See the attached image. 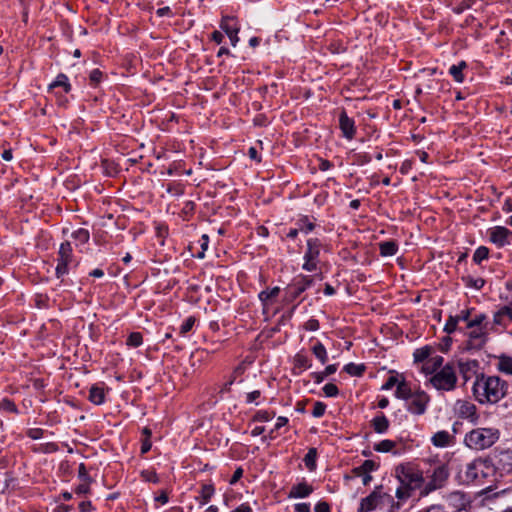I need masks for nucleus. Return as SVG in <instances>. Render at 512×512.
I'll use <instances>...</instances> for the list:
<instances>
[{"mask_svg": "<svg viewBox=\"0 0 512 512\" xmlns=\"http://www.w3.org/2000/svg\"><path fill=\"white\" fill-rule=\"evenodd\" d=\"M315 512H330V506L327 502H318L315 506Z\"/></svg>", "mask_w": 512, "mask_h": 512, "instance_id": "58", "label": "nucleus"}, {"mask_svg": "<svg viewBox=\"0 0 512 512\" xmlns=\"http://www.w3.org/2000/svg\"><path fill=\"white\" fill-rule=\"evenodd\" d=\"M305 262L302 266V268L308 272H312L314 270H316L317 268V263H318V259H309V258H304Z\"/></svg>", "mask_w": 512, "mask_h": 512, "instance_id": "51", "label": "nucleus"}, {"mask_svg": "<svg viewBox=\"0 0 512 512\" xmlns=\"http://www.w3.org/2000/svg\"><path fill=\"white\" fill-rule=\"evenodd\" d=\"M296 225L299 231L305 234L310 233L315 228V224L307 216H303L298 219Z\"/></svg>", "mask_w": 512, "mask_h": 512, "instance_id": "30", "label": "nucleus"}, {"mask_svg": "<svg viewBox=\"0 0 512 512\" xmlns=\"http://www.w3.org/2000/svg\"><path fill=\"white\" fill-rule=\"evenodd\" d=\"M143 342L142 334L139 332L131 333L127 338V345L131 347H139Z\"/></svg>", "mask_w": 512, "mask_h": 512, "instance_id": "41", "label": "nucleus"}, {"mask_svg": "<svg viewBox=\"0 0 512 512\" xmlns=\"http://www.w3.org/2000/svg\"><path fill=\"white\" fill-rule=\"evenodd\" d=\"M102 75H103V74H102V72H101L99 69H94V70H92V71H91V73H90V76H89L90 81H91L93 84H95V85H96V84H98V83L101 81V79H102Z\"/></svg>", "mask_w": 512, "mask_h": 512, "instance_id": "54", "label": "nucleus"}, {"mask_svg": "<svg viewBox=\"0 0 512 512\" xmlns=\"http://www.w3.org/2000/svg\"><path fill=\"white\" fill-rule=\"evenodd\" d=\"M271 418L272 416L267 411H259L255 416V419L260 422L270 421Z\"/></svg>", "mask_w": 512, "mask_h": 512, "instance_id": "56", "label": "nucleus"}, {"mask_svg": "<svg viewBox=\"0 0 512 512\" xmlns=\"http://www.w3.org/2000/svg\"><path fill=\"white\" fill-rule=\"evenodd\" d=\"M401 376H403L402 374H391L388 379L386 380V382L382 385L381 389L382 390H390L392 389L394 386H398V384L400 383L401 381Z\"/></svg>", "mask_w": 512, "mask_h": 512, "instance_id": "38", "label": "nucleus"}, {"mask_svg": "<svg viewBox=\"0 0 512 512\" xmlns=\"http://www.w3.org/2000/svg\"><path fill=\"white\" fill-rule=\"evenodd\" d=\"M414 391L415 390L411 388L405 377L401 376V381L395 391L396 398L407 401L412 396Z\"/></svg>", "mask_w": 512, "mask_h": 512, "instance_id": "22", "label": "nucleus"}, {"mask_svg": "<svg viewBox=\"0 0 512 512\" xmlns=\"http://www.w3.org/2000/svg\"><path fill=\"white\" fill-rule=\"evenodd\" d=\"M323 391L327 397H336L339 393L338 387L333 383L326 384Z\"/></svg>", "mask_w": 512, "mask_h": 512, "instance_id": "49", "label": "nucleus"}, {"mask_svg": "<svg viewBox=\"0 0 512 512\" xmlns=\"http://www.w3.org/2000/svg\"><path fill=\"white\" fill-rule=\"evenodd\" d=\"M322 243L318 238H309L307 240V250L304 258L318 259Z\"/></svg>", "mask_w": 512, "mask_h": 512, "instance_id": "23", "label": "nucleus"}, {"mask_svg": "<svg viewBox=\"0 0 512 512\" xmlns=\"http://www.w3.org/2000/svg\"><path fill=\"white\" fill-rule=\"evenodd\" d=\"M382 256H393L397 253L398 246L394 241H385L379 244Z\"/></svg>", "mask_w": 512, "mask_h": 512, "instance_id": "29", "label": "nucleus"}, {"mask_svg": "<svg viewBox=\"0 0 512 512\" xmlns=\"http://www.w3.org/2000/svg\"><path fill=\"white\" fill-rule=\"evenodd\" d=\"M433 349L430 346H424L416 349L413 353L414 362L425 363L431 356Z\"/></svg>", "mask_w": 512, "mask_h": 512, "instance_id": "28", "label": "nucleus"}, {"mask_svg": "<svg viewBox=\"0 0 512 512\" xmlns=\"http://www.w3.org/2000/svg\"><path fill=\"white\" fill-rule=\"evenodd\" d=\"M396 446V443L392 440H382L374 445V450L377 452H390Z\"/></svg>", "mask_w": 512, "mask_h": 512, "instance_id": "37", "label": "nucleus"}, {"mask_svg": "<svg viewBox=\"0 0 512 512\" xmlns=\"http://www.w3.org/2000/svg\"><path fill=\"white\" fill-rule=\"evenodd\" d=\"M81 512H90L92 510V504L90 501H83L79 504Z\"/></svg>", "mask_w": 512, "mask_h": 512, "instance_id": "61", "label": "nucleus"}, {"mask_svg": "<svg viewBox=\"0 0 512 512\" xmlns=\"http://www.w3.org/2000/svg\"><path fill=\"white\" fill-rule=\"evenodd\" d=\"M496 368L501 373L512 375V356L501 354L497 356Z\"/></svg>", "mask_w": 512, "mask_h": 512, "instance_id": "24", "label": "nucleus"}, {"mask_svg": "<svg viewBox=\"0 0 512 512\" xmlns=\"http://www.w3.org/2000/svg\"><path fill=\"white\" fill-rule=\"evenodd\" d=\"M448 500L455 504V507L462 509L465 506L464 495L460 492H453L448 496Z\"/></svg>", "mask_w": 512, "mask_h": 512, "instance_id": "40", "label": "nucleus"}, {"mask_svg": "<svg viewBox=\"0 0 512 512\" xmlns=\"http://www.w3.org/2000/svg\"><path fill=\"white\" fill-rule=\"evenodd\" d=\"M431 442L436 447H447L453 443V436L448 431L441 430L432 436Z\"/></svg>", "mask_w": 512, "mask_h": 512, "instance_id": "21", "label": "nucleus"}, {"mask_svg": "<svg viewBox=\"0 0 512 512\" xmlns=\"http://www.w3.org/2000/svg\"><path fill=\"white\" fill-rule=\"evenodd\" d=\"M458 368L460 374L466 382L471 378V375L476 372V369L478 368V362L476 360H460L458 362Z\"/></svg>", "mask_w": 512, "mask_h": 512, "instance_id": "19", "label": "nucleus"}, {"mask_svg": "<svg viewBox=\"0 0 512 512\" xmlns=\"http://www.w3.org/2000/svg\"><path fill=\"white\" fill-rule=\"evenodd\" d=\"M430 401L431 398L428 393L424 390L417 389L406 401L405 407L410 414L420 416L426 413Z\"/></svg>", "mask_w": 512, "mask_h": 512, "instance_id": "5", "label": "nucleus"}, {"mask_svg": "<svg viewBox=\"0 0 512 512\" xmlns=\"http://www.w3.org/2000/svg\"><path fill=\"white\" fill-rule=\"evenodd\" d=\"M42 434H43V431L41 429H31L28 432L29 437H31L32 439H35V440L41 438Z\"/></svg>", "mask_w": 512, "mask_h": 512, "instance_id": "62", "label": "nucleus"}, {"mask_svg": "<svg viewBox=\"0 0 512 512\" xmlns=\"http://www.w3.org/2000/svg\"><path fill=\"white\" fill-rule=\"evenodd\" d=\"M71 237L75 241H77L79 244H85V243L88 242V240L90 238V235H89V232L86 229L80 228V229L75 230L71 234Z\"/></svg>", "mask_w": 512, "mask_h": 512, "instance_id": "36", "label": "nucleus"}, {"mask_svg": "<svg viewBox=\"0 0 512 512\" xmlns=\"http://www.w3.org/2000/svg\"><path fill=\"white\" fill-rule=\"evenodd\" d=\"M500 461L507 462L510 468H512V451H504L501 453Z\"/></svg>", "mask_w": 512, "mask_h": 512, "instance_id": "57", "label": "nucleus"}, {"mask_svg": "<svg viewBox=\"0 0 512 512\" xmlns=\"http://www.w3.org/2000/svg\"><path fill=\"white\" fill-rule=\"evenodd\" d=\"M444 359L440 355H436L434 357H430L422 366V371L425 374H430L431 376L434 373L438 372L444 365Z\"/></svg>", "mask_w": 512, "mask_h": 512, "instance_id": "17", "label": "nucleus"}, {"mask_svg": "<svg viewBox=\"0 0 512 512\" xmlns=\"http://www.w3.org/2000/svg\"><path fill=\"white\" fill-rule=\"evenodd\" d=\"M211 38H212V40H213L214 42H216L217 44H220V43L223 41L224 36H223V34H222L221 32H219V31H214V32L212 33Z\"/></svg>", "mask_w": 512, "mask_h": 512, "instance_id": "64", "label": "nucleus"}, {"mask_svg": "<svg viewBox=\"0 0 512 512\" xmlns=\"http://www.w3.org/2000/svg\"><path fill=\"white\" fill-rule=\"evenodd\" d=\"M214 488L212 485H203L201 489V496L204 502H207L213 495Z\"/></svg>", "mask_w": 512, "mask_h": 512, "instance_id": "50", "label": "nucleus"}, {"mask_svg": "<svg viewBox=\"0 0 512 512\" xmlns=\"http://www.w3.org/2000/svg\"><path fill=\"white\" fill-rule=\"evenodd\" d=\"M280 288L274 287L272 289H267L264 291H261L258 295L259 300L262 303L263 306V313L268 314L270 310V306L274 304L275 300L279 296Z\"/></svg>", "mask_w": 512, "mask_h": 512, "instance_id": "13", "label": "nucleus"}, {"mask_svg": "<svg viewBox=\"0 0 512 512\" xmlns=\"http://www.w3.org/2000/svg\"><path fill=\"white\" fill-rule=\"evenodd\" d=\"M313 492V488L311 485L306 482L298 483L291 487L288 497L289 498H305L308 497Z\"/></svg>", "mask_w": 512, "mask_h": 512, "instance_id": "18", "label": "nucleus"}, {"mask_svg": "<svg viewBox=\"0 0 512 512\" xmlns=\"http://www.w3.org/2000/svg\"><path fill=\"white\" fill-rule=\"evenodd\" d=\"M511 235L512 232L503 226H495L488 230L490 242H492L499 248L509 244V237Z\"/></svg>", "mask_w": 512, "mask_h": 512, "instance_id": "12", "label": "nucleus"}, {"mask_svg": "<svg viewBox=\"0 0 512 512\" xmlns=\"http://www.w3.org/2000/svg\"><path fill=\"white\" fill-rule=\"evenodd\" d=\"M489 255V249L485 246L478 247L473 255V261L480 264L483 260L487 259Z\"/></svg>", "mask_w": 512, "mask_h": 512, "instance_id": "39", "label": "nucleus"}, {"mask_svg": "<svg viewBox=\"0 0 512 512\" xmlns=\"http://www.w3.org/2000/svg\"><path fill=\"white\" fill-rule=\"evenodd\" d=\"M467 335L466 348L468 350H480L488 340L486 327H474Z\"/></svg>", "mask_w": 512, "mask_h": 512, "instance_id": "9", "label": "nucleus"}, {"mask_svg": "<svg viewBox=\"0 0 512 512\" xmlns=\"http://www.w3.org/2000/svg\"><path fill=\"white\" fill-rule=\"evenodd\" d=\"M508 391V383L499 376L480 374L473 384V394L481 404H496Z\"/></svg>", "mask_w": 512, "mask_h": 512, "instance_id": "1", "label": "nucleus"}, {"mask_svg": "<svg viewBox=\"0 0 512 512\" xmlns=\"http://www.w3.org/2000/svg\"><path fill=\"white\" fill-rule=\"evenodd\" d=\"M500 435V430L496 427H477L466 433L464 444L471 450L483 451L492 447Z\"/></svg>", "mask_w": 512, "mask_h": 512, "instance_id": "3", "label": "nucleus"}, {"mask_svg": "<svg viewBox=\"0 0 512 512\" xmlns=\"http://www.w3.org/2000/svg\"><path fill=\"white\" fill-rule=\"evenodd\" d=\"M396 475L401 484L412 490L419 488L423 482L421 472L410 466L397 467Z\"/></svg>", "mask_w": 512, "mask_h": 512, "instance_id": "6", "label": "nucleus"}, {"mask_svg": "<svg viewBox=\"0 0 512 512\" xmlns=\"http://www.w3.org/2000/svg\"><path fill=\"white\" fill-rule=\"evenodd\" d=\"M313 283V280L308 276H302L300 280L289 285L286 289L285 301L290 303L296 300L308 287Z\"/></svg>", "mask_w": 512, "mask_h": 512, "instance_id": "11", "label": "nucleus"}, {"mask_svg": "<svg viewBox=\"0 0 512 512\" xmlns=\"http://www.w3.org/2000/svg\"><path fill=\"white\" fill-rule=\"evenodd\" d=\"M6 410L8 412L16 413L17 407L16 405L9 399L4 398L0 401V410Z\"/></svg>", "mask_w": 512, "mask_h": 512, "instance_id": "47", "label": "nucleus"}, {"mask_svg": "<svg viewBox=\"0 0 512 512\" xmlns=\"http://www.w3.org/2000/svg\"><path fill=\"white\" fill-rule=\"evenodd\" d=\"M385 498H390V496L387 494L381 495L380 492L374 491L362 500L361 511L369 512L375 509L379 503L383 502Z\"/></svg>", "mask_w": 512, "mask_h": 512, "instance_id": "15", "label": "nucleus"}, {"mask_svg": "<svg viewBox=\"0 0 512 512\" xmlns=\"http://www.w3.org/2000/svg\"><path fill=\"white\" fill-rule=\"evenodd\" d=\"M57 87H62L64 89V91L67 93L70 91L71 89V86L68 82V78L66 75L64 74H59L55 81L52 82L50 85H49V88L50 89H54V88H57Z\"/></svg>", "mask_w": 512, "mask_h": 512, "instance_id": "32", "label": "nucleus"}, {"mask_svg": "<svg viewBox=\"0 0 512 512\" xmlns=\"http://www.w3.org/2000/svg\"><path fill=\"white\" fill-rule=\"evenodd\" d=\"M344 371L352 376H361L364 372V368L360 365L349 363L345 365Z\"/></svg>", "mask_w": 512, "mask_h": 512, "instance_id": "43", "label": "nucleus"}, {"mask_svg": "<svg viewBox=\"0 0 512 512\" xmlns=\"http://www.w3.org/2000/svg\"><path fill=\"white\" fill-rule=\"evenodd\" d=\"M319 326V321L317 319L311 318L305 323L304 328L308 331H317Z\"/></svg>", "mask_w": 512, "mask_h": 512, "instance_id": "53", "label": "nucleus"}, {"mask_svg": "<svg viewBox=\"0 0 512 512\" xmlns=\"http://www.w3.org/2000/svg\"><path fill=\"white\" fill-rule=\"evenodd\" d=\"M454 414L461 419L475 423L478 419L476 405L467 400H457L453 406Z\"/></svg>", "mask_w": 512, "mask_h": 512, "instance_id": "8", "label": "nucleus"}, {"mask_svg": "<svg viewBox=\"0 0 512 512\" xmlns=\"http://www.w3.org/2000/svg\"><path fill=\"white\" fill-rule=\"evenodd\" d=\"M220 27L227 35L239 32L240 30L237 19L231 16H224L221 20Z\"/></svg>", "mask_w": 512, "mask_h": 512, "instance_id": "25", "label": "nucleus"}, {"mask_svg": "<svg viewBox=\"0 0 512 512\" xmlns=\"http://www.w3.org/2000/svg\"><path fill=\"white\" fill-rule=\"evenodd\" d=\"M486 320L485 314H478L473 319L468 321L467 328L472 329L474 327H486L483 322Z\"/></svg>", "mask_w": 512, "mask_h": 512, "instance_id": "44", "label": "nucleus"}, {"mask_svg": "<svg viewBox=\"0 0 512 512\" xmlns=\"http://www.w3.org/2000/svg\"><path fill=\"white\" fill-rule=\"evenodd\" d=\"M230 512H253V509L250 507L248 503H243Z\"/></svg>", "mask_w": 512, "mask_h": 512, "instance_id": "60", "label": "nucleus"}, {"mask_svg": "<svg viewBox=\"0 0 512 512\" xmlns=\"http://www.w3.org/2000/svg\"><path fill=\"white\" fill-rule=\"evenodd\" d=\"M326 405L323 402H315L312 410V415L316 418L322 417L325 413Z\"/></svg>", "mask_w": 512, "mask_h": 512, "instance_id": "48", "label": "nucleus"}, {"mask_svg": "<svg viewBox=\"0 0 512 512\" xmlns=\"http://www.w3.org/2000/svg\"><path fill=\"white\" fill-rule=\"evenodd\" d=\"M448 477L449 472L445 465H440L436 467L431 476V480L426 484L423 493L428 494L431 491L443 487Z\"/></svg>", "mask_w": 512, "mask_h": 512, "instance_id": "10", "label": "nucleus"}, {"mask_svg": "<svg viewBox=\"0 0 512 512\" xmlns=\"http://www.w3.org/2000/svg\"><path fill=\"white\" fill-rule=\"evenodd\" d=\"M195 324V318L194 317H188L180 326V334L184 336L186 333H188Z\"/></svg>", "mask_w": 512, "mask_h": 512, "instance_id": "45", "label": "nucleus"}, {"mask_svg": "<svg viewBox=\"0 0 512 512\" xmlns=\"http://www.w3.org/2000/svg\"><path fill=\"white\" fill-rule=\"evenodd\" d=\"M376 464L374 461L372 460H365L362 464H361V469L363 472H365L366 474H369L371 471L375 470L376 469Z\"/></svg>", "mask_w": 512, "mask_h": 512, "instance_id": "52", "label": "nucleus"}, {"mask_svg": "<svg viewBox=\"0 0 512 512\" xmlns=\"http://www.w3.org/2000/svg\"><path fill=\"white\" fill-rule=\"evenodd\" d=\"M467 67L465 61L459 62L457 65H452L449 68V74L454 78V80L458 83H462L464 81L463 70Z\"/></svg>", "mask_w": 512, "mask_h": 512, "instance_id": "27", "label": "nucleus"}, {"mask_svg": "<svg viewBox=\"0 0 512 512\" xmlns=\"http://www.w3.org/2000/svg\"><path fill=\"white\" fill-rule=\"evenodd\" d=\"M242 474L243 470L241 468H238L231 477L230 484H235L242 477Z\"/></svg>", "mask_w": 512, "mask_h": 512, "instance_id": "63", "label": "nucleus"}, {"mask_svg": "<svg viewBox=\"0 0 512 512\" xmlns=\"http://www.w3.org/2000/svg\"><path fill=\"white\" fill-rule=\"evenodd\" d=\"M294 365H295V368H298L301 370H306V369L310 368L311 363H310L309 358L306 355H304L302 353H297L294 357Z\"/></svg>", "mask_w": 512, "mask_h": 512, "instance_id": "33", "label": "nucleus"}, {"mask_svg": "<svg viewBox=\"0 0 512 512\" xmlns=\"http://www.w3.org/2000/svg\"><path fill=\"white\" fill-rule=\"evenodd\" d=\"M413 490L403 484H401L397 489H396V497L400 500V501H404V500H407L410 496H411V492Z\"/></svg>", "mask_w": 512, "mask_h": 512, "instance_id": "42", "label": "nucleus"}, {"mask_svg": "<svg viewBox=\"0 0 512 512\" xmlns=\"http://www.w3.org/2000/svg\"><path fill=\"white\" fill-rule=\"evenodd\" d=\"M372 427L376 433H385L389 428V420L384 414H380L371 421Z\"/></svg>", "mask_w": 512, "mask_h": 512, "instance_id": "26", "label": "nucleus"}, {"mask_svg": "<svg viewBox=\"0 0 512 512\" xmlns=\"http://www.w3.org/2000/svg\"><path fill=\"white\" fill-rule=\"evenodd\" d=\"M495 467L489 459L475 458L472 461L459 463L456 468V478L459 483L482 485L494 475Z\"/></svg>", "mask_w": 512, "mask_h": 512, "instance_id": "2", "label": "nucleus"}, {"mask_svg": "<svg viewBox=\"0 0 512 512\" xmlns=\"http://www.w3.org/2000/svg\"><path fill=\"white\" fill-rule=\"evenodd\" d=\"M106 388L104 384L92 385L89 390L88 399L95 405H101L105 402Z\"/></svg>", "mask_w": 512, "mask_h": 512, "instance_id": "16", "label": "nucleus"}, {"mask_svg": "<svg viewBox=\"0 0 512 512\" xmlns=\"http://www.w3.org/2000/svg\"><path fill=\"white\" fill-rule=\"evenodd\" d=\"M317 451L315 448H310L304 457V463L309 470H314L316 467Z\"/></svg>", "mask_w": 512, "mask_h": 512, "instance_id": "35", "label": "nucleus"}, {"mask_svg": "<svg viewBox=\"0 0 512 512\" xmlns=\"http://www.w3.org/2000/svg\"><path fill=\"white\" fill-rule=\"evenodd\" d=\"M457 325H458V321L455 318V316H449V318L445 324L444 331L448 334H451L454 331H456Z\"/></svg>", "mask_w": 512, "mask_h": 512, "instance_id": "46", "label": "nucleus"}, {"mask_svg": "<svg viewBox=\"0 0 512 512\" xmlns=\"http://www.w3.org/2000/svg\"><path fill=\"white\" fill-rule=\"evenodd\" d=\"M57 261L56 276L60 278L68 273V265L72 262V247L70 242L67 241L60 245Z\"/></svg>", "mask_w": 512, "mask_h": 512, "instance_id": "7", "label": "nucleus"}, {"mask_svg": "<svg viewBox=\"0 0 512 512\" xmlns=\"http://www.w3.org/2000/svg\"><path fill=\"white\" fill-rule=\"evenodd\" d=\"M462 281L465 283L467 287L474 288L476 290H480L483 288L485 281L482 278H473L471 276L462 277Z\"/></svg>", "mask_w": 512, "mask_h": 512, "instance_id": "34", "label": "nucleus"}, {"mask_svg": "<svg viewBox=\"0 0 512 512\" xmlns=\"http://www.w3.org/2000/svg\"><path fill=\"white\" fill-rule=\"evenodd\" d=\"M512 321V307L503 306L500 310H498L493 317V322L496 325H501L506 327L509 322Z\"/></svg>", "mask_w": 512, "mask_h": 512, "instance_id": "20", "label": "nucleus"}, {"mask_svg": "<svg viewBox=\"0 0 512 512\" xmlns=\"http://www.w3.org/2000/svg\"><path fill=\"white\" fill-rule=\"evenodd\" d=\"M470 310H462L458 315L455 316V318L457 319L458 323L460 321H465L468 323V321H470Z\"/></svg>", "mask_w": 512, "mask_h": 512, "instance_id": "55", "label": "nucleus"}, {"mask_svg": "<svg viewBox=\"0 0 512 512\" xmlns=\"http://www.w3.org/2000/svg\"><path fill=\"white\" fill-rule=\"evenodd\" d=\"M458 377L453 362L445 364L438 372L432 375L428 382L438 391H453L457 386Z\"/></svg>", "mask_w": 512, "mask_h": 512, "instance_id": "4", "label": "nucleus"}, {"mask_svg": "<svg viewBox=\"0 0 512 512\" xmlns=\"http://www.w3.org/2000/svg\"><path fill=\"white\" fill-rule=\"evenodd\" d=\"M312 352L315 357L322 363L325 364L328 360L327 351L324 345L321 342H317L312 347Z\"/></svg>", "mask_w": 512, "mask_h": 512, "instance_id": "31", "label": "nucleus"}, {"mask_svg": "<svg viewBox=\"0 0 512 512\" xmlns=\"http://www.w3.org/2000/svg\"><path fill=\"white\" fill-rule=\"evenodd\" d=\"M294 512H310V505L308 503H298L295 505Z\"/></svg>", "mask_w": 512, "mask_h": 512, "instance_id": "59", "label": "nucleus"}, {"mask_svg": "<svg viewBox=\"0 0 512 512\" xmlns=\"http://www.w3.org/2000/svg\"><path fill=\"white\" fill-rule=\"evenodd\" d=\"M339 126L345 138L351 140L355 136L354 120L348 117L345 111H342L339 116Z\"/></svg>", "mask_w": 512, "mask_h": 512, "instance_id": "14", "label": "nucleus"}]
</instances>
